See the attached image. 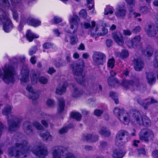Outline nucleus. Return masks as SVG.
<instances>
[{"mask_svg":"<svg viewBox=\"0 0 158 158\" xmlns=\"http://www.w3.org/2000/svg\"><path fill=\"white\" fill-rule=\"evenodd\" d=\"M137 102L139 104L142 105L145 110L148 109L147 106L148 105L157 102L156 100L152 98H151L150 99L148 98L144 99L139 98L138 99Z\"/></svg>","mask_w":158,"mask_h":158,"instance_id":"15","label":"nucleus"},{"mask_svg":"<svg viewBox=\"0 0 158 158\" xmlns=\"http://www.w3.org/2000/svg\"><path fill=\"white\" fill-rule=\"evenodd\" d=\"M92 58L94 64L98 66L103 64L105 60L106 56L103 53L96 52L93 54Z\"/></svg>","mask_w":158,"mask_h":158,"instance_id":"10","label":"nucleus"},{"mask_svg":"<svg viewBox=\"0 0 158 158\" xmlns=\"http://www.w3.org/2000/svg\"><path fill=\"white\" fill-rule=\"evenodd\" d=\"M80 20V19L78 16L74 15L70 17L69 22L70 24H79Z\"/></svg>","mask_w":158,"mask_h":158,"instance_id":"34","label":"nucleus"},{"mask_svg":"<svg viewBox=\"0 0 158 158\" xmlns=\"http://www.w3.org/2000/svg\"><path fill=\"white\" fill-rule=\"evenodd\" d=\"M134 63L135 70L138 71H140L144 67L143 62L140 59H135Z\"/></svg>","mask_w":158,"mask_h":158,"instance_id":"24","label":"nucleus"},{"mask_svg":"<svg viewBox=\"0 0 158 158\" xmlns=\"http://www.w3.org/2000/svg\"><path fill=\"white\" fill-rule=\"evenodd\" d=\"M132 31L130 30L127 29L124 30H123V34L125 35L130 36L132 34Z\"/></svg>","mask_w":158,"mask_h":158,"instance_id":"63","label":"nucleus"},{"mask_svg":"<svg viewBox=\"0 0 158 158\" xmlns=\"http://www.w3.org/2000/svg\"><path fill=\"white\" fill-rule=\"evenodd\" d=\"M139 139L141 141L146 143H148L153 140L154 134L151 130L144 128L141 130L139 134Z\"/></svg>","mask_w":158,"mask_h":158,"instance_id":"7","label":"nucleus"},{"mask_svg":"<svg viewBox=\"0 0 158 158\" xmlns=\"http://www.w3.org/2000/svg\"><path fill=\"white\" fill-rule=\"evenodd\" d=\"M12 139L16 140L15 146L8 148V154L16 158L26 157L29 147L28 142L26 140H22L20 137L15 135L13 137Z\"/></svg>","mask_w":158,"mask_h":158,"instance_id":"1","label":"nucleus"},{"mask_svg":"<svg viewBox=\"0 0 158 158\" xmlns=\"http://www.w3.org/2000/svg\"><path fill=\"white\" fill-rule=\"evenodd\" d=\"M98 139V136L96 135H92L91 138V142H94L97 141Z\"/></svg>","mask_w":158,"mask_h":158,"instance_id":"56","label":"nucleus"},{"mask_svg":"<svg viewBox=\"0 0 158 158\" xmlns=\"http://www.w3.org/2000/svg\"><path fill=\"white\" fill-rule=\"evenodd\" d=\"M131 139L130 134L127 131L121 129L119 130L116 135L115 143L118 146L121 147Z\"/></svg>","mask_w":158,"mask_h":158,"instance_id":"5","label":"nucleus"},{"mask_svg":"<svg viewBox=\"0 0 158 158\" xmlns=\"http://www.w3.org/2000/svg\"><path fill=\"white\" fill-rule=\"evenodd\" d=\"M140 10L143 14H145L148 11V9L146 6H142L141 7Z\"/></svg>","mask_w":158,"mask_h":158,"instance_id":"51","label":"nucleus"},{"mask_svg":"<svg viewBox=\"0 0 158 158\" xmlns=\"http://www.w3.org/2000/svg\"><path fill=\"white\" fill-rule=\"evenodd\" d=\"M106 44L108 47H110L113 44V41L110 39H108L106 40Z\"/></svg>","mask_w":158,"mask_h":158,"instance_id":"64","label":"nucleus"},{"mask_svg":"<svg viewBox=\"0 0 158 158\" xmlns=\"http://www.w3.org/2000/svg\"><path fill=\"white\" fill-rule=\"evenodd\" d=\"M62 21V19L59 17L55 16L54 18V23H57L61 22Z\"/></svg>","mask_w":158,"mask_h":158,"instance_id":"62","label":"nucleus"},{"mask_svg":"<svg viewBox=\"0 0 158 158\" xmlns=\"http://www.w3.org/2000/svg\"><path fill=\"white\" fill-rule=\"evenodd\" d=\"M116 74V73L113 70L110 71L111 77L108 78V81L109 85L111 87H116L119 85L118 81L114 77Z\"/></svg>","mask_w":158,"mask_h":158,"instance_id":"16","label":"nucleus"},{"mask_svg":"<svg viewBox=\"0 0 158 158\" xmlns=\"http://www.w3.org/2000/svg\"><path fill=\"white\" fill-rule=\"evenodd\" d=\"M132 116L136 123L139 125H143L148 127L150 125L149 119L146 116L142 117L140 112L137 110L132 111Z\"/></svg>","mask_w":158,"mask_h":158,"instance_id":"6","label":"nucleus"},{"mask_svg":"<svg viewBox=\"0 0 158 158\" xmlns=\"http://www.w3.org/2000/svg\"><path fill=\"white\" fill-rule=\"evenodd\" d=\"M108 33V30L106 29L103 28L102 30V32L99 33L97 34L98 36H103L106 34Z\"/></svg>","mask_w":158,"mask_h":158,"instance_id":"55","label":"nucleus"},{"mask_svg":"<svg viewBox=\"0 0 158 158\" xmlns=\"http://www.w3.org/2000/svg\"><path fill=\"white\" fill-rule=\"evenodd\" d=\"M114 8L110 6H107L105 9L104 14L105 15H108L109 14H112L113 13Z\"/></svg>","mask_w":158,"mask_h":158,"instance_id":"35","label":"nucleus"},{"mask_svg":"<svg viewBox=\"0 0 158 158\" xmlns=\"http://www.w3.org/2000/svg\"><path fill=\"white\" fill-rule=\"evenodd\" d=\"M68 128L66 127H64L60 130L59 132L60 134H62L66 133L68 131Z\"/></svg>","mask_w":158,"mask_h":158,"instance_id":"53","label":"nucleus"},{"mask_svg":"<svg viewBox=\"0 0 158 158\" xmlns=\"http://www.w3.org/2000/svg\"><path fill=\"white\" fill-rule=\"evenodd\" d=\"M55 66L57 68L62 67L66 65L65 62L63 60H60L59 61H55L54 63Z\"/></svg>","mask_w":158,"mask_h":158,"instance_id":"37","label":"nucleus"},{"mask_svg":"<svg viewBox=\"0 0 158 158\" xmlns=\"http://www.w3.org/2000/svg\"><path fill=\"white\" fill-rule=\"evenodd\" d=\"M99 133L101 135L106 137H109L111 135L110 131L106 127H101L99 131Z\"/></svg>","mask_w":158,"mask_h":158,"instance_id":"29","label":"nucleus"},{"mask_svg":"<svg viewBox=\"0 0 158 158\" xmlns=\"http://www.w3.org/2000/svg\"><path fill=\"white\" fill-rule=\"evenodd\" d=\"M92 137V134H89L86 135H84L82 137V139L83 140L91 142Z\"/></svg>","mask_w":158,"mask_h":158,"instance_id":"46","label":"nucleus"},{"mask_svg":"<svg viewBox=\"0 0 158 158\" xmlns=\"http://www.w3.org/2000/svg\"><path fill=\"white\" fill-rule=\"evenodd\" d=\"M141 30V28L139 26H137L132 30V32L133 33L137 34L140 32Z\"/></svg>","mask_w":158,"mask_h":158,"instance_id":"52","label":"nucleus"},{"mask_svg":"<svg viewBox=\"0 0 158 158\" xmlns=\"http://www.w3.org/2000/svg\"><path fill=\"white\" fill-rule=\"evenodd\" d=\"M79 15L81 17L85 19L87 16V13L85 10L82 9L80 11Z\"/></svg>","mask_w":158,"mask_h":158,"instance_id":"49","label":"nucleus"},{"mask_svg":"<svg viewBox=\"0 0 158 158\" xmlns=\"http://www.w3.org/2000/svg\"><path fill=\"white\" fill-rule=\"evenodd\" d=\"M47 104L49 107H52L54 105V102L51 99H48L47 101Z\"/></svg>","mask_w":158,"mask_h":158,"instance_id":"57","label":"nucleus"},{"mask_svg":"<svg viewBox=\"0 0 158 158\" xmlns=\"http://www.w3.org/2000/svg\"><path fill=\"white\" fill-rule=\"evenodd\" d=\"M112 38L119 45H122L124 43L123 35L119 32H114L112 34Z\"/></svg>","mask_w":158,"mask_h":158,"instance_id":"17","label":"nucleus"},{"mask_svg":"<svg viewBox=\"0 0 158 158\" xmlns=\"http://www.w3.org/2000/svg\"><path fill=\"white\" fill-rule=\"evenodd\" d=\"M141 37L139 35L135 36L130 41L131 45L134 48H137L139 46L140 44Z\"/></svg>","mask_w":158,"mask_h":158,"instance_id":"21","label":"nucleus"},{"mask_svg":"<svg viewBox=\"0 0 158 158\" xmlns=\"http://www.w3.org/2000/svg\"><path fill=\"white\" fill-rule=\"evenodd\" d=\"M145 31L150 37H155L158 34V27L153 24L147 25L145 27Z\"/></svg>","mask_w":158,"mask_h":158,"instance_id":"12","label":"nucleus"},{"mask_svg":"<svg viewBox=\"0 0 158 158\" xmlns=\"http://www.w3.org/2000/svg\"><path fill=\"white\" fill-rule=\"evenodd\" d=\"M33 152L36 156L42 158L45 157L48 154L47 148L44 144L39 146L37 150H33Z\"/></svg>","mask_w":158,"mask_h":158,"instance_id":"13","label":"nucleus"},{"mask_svg":"<svg viewBox=\"0 0 158 158\" xmlns=\"http://www.w3.org/2000/svg\"><path fill=\"white\" fill-rule=\"evenodd\" d=\"M0 5L5 7L8 8L10 4L8 0H0Z\"/></svg>","mask_w":158,"mask_h":158,"instance_id":"45","label":"nucleus"},{"mask_svg":"<svg viewBox=\"0 0 158 158\" xmlns=\"http://www.w3.org/2000/svg\"><path fill=\"white\" fill-rule=\"evenodd\" d=\"M99 25L104 27H108L110 26V25L108 23H106L103 20H102L99 22Z\"/></svg>","mask_w":158,"mask_h":158,"instance_id":"61","label":"nucleus"},{"mask_svg":"<svg viewBox=\"0 0 158 158\" xmlns=\"http://www.w3.org/2000/svg\"><path fill=\"white\" fill-rule=\"evenodd\" d=\"M53 44L50 43H46L43 45V48L45 49L50 48L52 47Z\"/></svg>","mask_w":158,"mask_h":158,"instance_id":"54","label":"nucleus"},{"mask_svg":"<svg viewBox=\"0 0 158 158\" xmlns=\"http://www.w3.org/2000/svg\"><path fill=\"white\" fill-rule=\"evenodd\" d=\"M108 145V143L105 141H102L100 142V147L102 148H105Z\"/></svg>","mask_w":158,"mask_h":158,"instance_id":"59","label":"nucleus"},{"mask_svg":"<svg viewBox=\"0 0 158 158\" xmlns=\"http://www.w3.org/2000/svg\"><path fill=\"white\" fill-rule=\"evenodd\" d=\"M58 104L57 110L58 113H60L64 111L65 106L64 101L63 98L58 99Z\"/></svg>","mask_w":158,"mask_h":158,"instance_id":"32","label":"nucleus"},{"mask_svg":"<svg viewBox=\"0 0 158 158\" xmlns=\"http://www.w3.org/2000/svg\"><path fill=\"white\" fill-rule=\"evenodd\" d=\"M73 88L72 93V96L74 98H78L81 96L83 93V91L78 89L74 84H72Z\"/></svg>","mask_w":158,"mask_h":158,"instance_id":"26","label":"nucleus"},{"mask_svg":"<svg viewBox=\"0 0 158 158\" xmlns=\"http://www.w3.org/2000/svg\"><path fill=\"white\" fill-rule=\"evenodd\" d=\"M29 69L27 65L23 64L20 70V75L19 76L20 81L24 83L27 82L29 80Z\"/></svg>","mask_w":158,"mask_h":158,"instance_id":"11","label":"nucleus"},{"mask_svg":"<svg viewBox=\"0 0 158 158\" xmlns=\"http://www.w3.org/2000/svg\"><path fill=\"white\" fill-rule=\"evenodd\" d=\"M124 153L119 149H114L113 151L112 156L114 158H122Z\"/></svg>","mask_w":158,"mask_h":158,"instance_id":"31","label":"nucleus"},{"mask_svg":"<svg viewBox=\"0 0 158 158\" xmlns=\"http://www.w3.org/2000/svg\"><path fill=\"white\" fill-rule=\"evenodd\" d=\"M38 81L42 84H45L48 82V80L44 77H41L39 78Z\"/></svg>","mask_w":158,"mask_h":158,"instance_id":"47","label":"nucleus"},{"mask_svg":"<svg viewBox=\"0 0 158 158\" xmlns=\"http://www.w3.org/2000/svg\"><path fill=\"white\" fill-rule=\"evenodd\" d=\"M153 52V50L152 48L150 47L149 48H148L146 51H145L143 54L145 56L149 57L152 56Z\"/></svg>","mask_w":158,"mask_h":158,"instance_id":"38","label":"nucleus"},{"mask_svg":"<svg viewBox=\"0 0 158 158\" xmlns=\"http://www.w3.org/2000/svg\"><path fill=\"white\" fill-rule=\"evenodd\" d=\"M129 56V53L128 51L126 49L122 50L120 53V56L122 58H126Z\"/></svg>","mask_w":158,"mask_h":158,"instance_id":"41","label":"nucleus"},{"mask_svg":"<svg viewBox=\"0 0 158 158\" xmlns=\"http://www.w3.org/2000/svg\"><path fill=\"white\" fill-rule=\"evenodd\" d=\"M38 77V75L35 73L32 74L31 76V77L32 83L33 84L35 85L37 83Z\"/></svg>","mask_w":158,"mask_h":158,"instance_id":"39","label":"nucleus"},{"mask_svg":"<svg viewBox=\"0 0 158 158\" xmlns=\"http://www.w3.org/2000/svg\"><path fill=\"white\" fill-rule=\"evenodd\" d=\"M13 108L12 106H6L2 110V114L6 116L8 126V130L9 132H12L17 130L19 127L22 119L10 114Z\"/></svg>","mask_w":158,"mask_h":158,"instance_id":"2","label":"nucleus"},{"mask_svg":"<svg viewBox=\"0 0 158 158\" xmlns=\"http://www.w3.org/2000/svg\"><path fill=\"white\" fill-rule=\"evenodd\" d=\"M114 114L118 117L121 122L125 125H127L130 122L128 115L123 112V111L118 107H115L113 110Z\"/></svg>","mask_w":158,"mask_h":158,"instance_id":"9","label":"nucleus"},{"mask_svg":"<svg viewBox=\"0 0 158 158\" xmlns=\"http://www.w3.org/2000/svg\"><path fill=\"white\" fill-rule=\"evenodd\" d=\"M40 135L44 141H51L53 139L52 136L48 132L40 133Z\"/></svg>","mask_w":158,"mask_h":158,"instance_id":"27","label":"nucleus"},{"mask_svg":"<svg viewBox=\"0 0 158 158\" xmlns=\"http://www.w3.org/2000/svg\"><path fill=\"white\" fill-rule=\"evenodd\" d=\"M32 125L38 130H43L44 129L43 127L40 123L37 122L33 123Z\"/></svg>","mask_w":158,"mask_h":158,"instance_id":"42","label":"nucleus"},{"mask_svg":"<svg viewBox=\"0 0 158 158\" xmlns=\"http://www.w3.org/2000/svg\"><path fill=\"white\" fill-rule=\"evenodd\" d=\"M78 38L77 35H74L70 37V44L74 45L78 42Z\"/></svg>","mask_w":158,"mask_h":158,"instance_id":"40","label":"nucleus"},{"mask_svg":"<svg viewBox=\"0 0 158 158\" xmlns=\"http://www.w3.org/2000/svg\"><path fill=\"white\" fill-rule=\"evenodd\" d=\"M26 89L27 90L33 94L31 97V99L35 100L38 98L40 95V92L39 91L34 90L33 88L31 86L29 85L26 87Z\"/></svg>","mask_w":158,"mask_h":158,"instance_id":"23","label":"nucleus"},{"mask_svg":"<svg viewBox=\"0 0 158 158\" xmlns=\"http://www.w3.org/2000/svg\"><path fill=\"white\" fill-rule=\"evenodd\" d=\"M2 18L3 20H2V24H3V29L5 32H8L13 27L12 24L6 15Z\"/></svg>","mask_w":158,"mask_h":158,"instance_id":"14","label":"nucleus"},{"mask_svg":"<svg viewBox=\"0 0 158 158\" xmlns=\"http://www.w3.org/2000/svg\"><path fill=\"white\" fill-rule=\"evenodd\" d=\"M103 112V110H102L96 109L94 112V114L96 116L99 117L102 114Z\"/></svg>","mask_w":158,"mask_h":158,"instance_id":"50","label":"nucleus"},{"mask_svg":"<svg viewBox=\"0 0 158 158\" xmlns=\"http://www.w3.org/2000/svg\"><path fill=\"white\" fill-rule=\"evenodd\" d=\"M85 63L83 59H80L78 62L73 67L72 72L76 77L77 82L82 86H85L87 84L83 72L84 70Z\"/></svg>","mask_w":158,"mask_h":158,"instance_id":"3","label":"nucleus"},{"mask_svg":"<svg viewBox=\"0 0 158 158\" xmlns=\"http://www.w3.org/2000/svg\"><path fill=\"white\" fill-rule=\"evenodd\" d=\"M23 129L24 132L28 135H32L33 134V130L32 124L28 121H26L23 125Z\"/></svg>","mask_w":158,"mask_h":158,"instance_id":"19","label":"nucleus"},{"mask_svg":"<svg viewBox=\"0 0 158 158\" xmlns=\"http://www.w3.org/2000/svg\"><path fill=\"white\" fill-rule=\"evenodd\" d=\"M27 22L29 25L35 27L40 25L41 23L40 21L31 17L29 18L27 20Z\"/></svg>","mask_w":158,"mask_h":158,"instance_id":"30","label":"nucleus"},{"mask_svg":"<svg viewBox=\"0 0 158 158\" xmlns=\"http://www.w3.org/2000/svg\"><path fill=\"white\" fill-rule=\"evenodd\" d=\"M13 16L14 19L17 20L18 18V14L17 11L15 10H12Z\"/></svg>","mask_w":158,"mask_h":158,"instance_id":"60","label":"nucleus"},{"mask_svg":"<svg viewBox=\"0 0 158 158\" xmlns=\"http://www.w3.org/2000/svg\"><path fill=\"white\" fill-rule=\"evenodd\" d=\"M114 64V60L113 58L110 59L108 60L107 64L108 66L109 67H110L111 68H113Z\"/></svg>","mask_w":158,"mask_h":158,"instance_id":"48","label":"nucleus"},{"mask_svg":"<svg viewBox=\"0 0 158 158\" xmlns=\"http://www.w3.org/2000/svg\"><path fill=\"white\" fill-rule=\"evenodd\" d=\"M26 36L29 42L32 41L34 38H38L39 37L38 36L32 33L30 30H27V33L26 35Z\"/></svg>","mask_w":158,"mask_h":158,"instance_id":"33","label":"nucleus"},{"mask_svg":"<svg viewBox=\"0 0 158 158\" xmlns=\"http://www.w3.org/2000/svg\"><path fill=\"white\" fill-rule=\"evenodd\" d=\"M92 26H91L90 24L88 23H85L84 24V26L85 28L87 29L89 28L91 31V35L92 36L94 37L96 34V32L98 30V28L96 27L95 28V30H94L93 29L94 27H95V23L94 21H92L91 22Z\"/></svg>","mask_w":158,"mask_h":158,"instance_id":"20","label":"nucleus"},{"mask_svg":"<svg viewBox=\"0 0 158 158\" xmlns=\"http://www.w3.org/2000/svg\"><path fill=\"white\" fill-rule=\"evenodd\" d=\"M127 13V9L124 6H119L117 9L115 14L118 18L124 19Z\"/></svg>","mask_w":158,"mask_h":158,"instance_id":"18","label":"nucleus"},{"mask_svg":"<svg viewBox=\"0 0 158 158\" xmlns=\"http://www.w3.org/2000/svg\"><path fill=\"white\" fill-rule=\"evenodd\" d=\"M153 65L155 67H158V51L155 53L154 58L153 60Z\"/></svg>","mask_w":158,"mask_h":158,"instance_id":"44","label":"nucleus"},{"mask_svg":"<svg viewBox=\"0 0 158 158\" xmlns=\"http://www.w3.org/2000/svg\"><path fill=\"white\" fill-rule=\"evenodd\" d=\"M52 156L53 158H77L75 155L69 152L66 148L62 146H56L52 148Z\"/></svg>","mask_w":158,"mask_h":158,"instance_id":"4","label":"nucleus"},{"mask_svg":"<svg viewBox=\"0 0 158 158\" xmlns=\"http://www.w3.org/2000/svg\"><path fill=\"white\" fill-rule=\"evenodd\" d=\"M146 76L148 83L151 85L154 83L156 81V77L152 72L149 71L146 73Z\"/></svg>","mask_w":158,"mask_h":158,"instance_id":"22","label":"nucleus"},{"mask_svg":"<svg viewBox=\"0 0 158 158\" xmlns=\"http://www.w3.org/2000/svg\"><path fill=\"white\" fill-rule=\"evenodd\" d=\"M37 48L36 46L34 47L31 49H30L29 52V54L32 56L36 53Z\"/></svg>","mask_w":158,"mask_h":158,"instance_id":"58","label":"nucleus"},{"mask_svg":"<svg viewBox=\"0 0 158 158\" xmlns=\"http://www.w3.org/2000/svg\"><path fill=\"white\" fill-rule=\"evenodd\" d=\"M138 155H146V151L145 148L143 147H140L137 149Z\"/></svg>","mask_w":158,"mask_h":158,"instance_id":"43","label":"nucleus"},{"mask_svg":"<svg viewBox=\"0 0 158 158\" xmlns=\"http://www.w3.org/2000/svg\"><path fill=\"white\" fill-rule=\"evenodd\" d=\"M71 115L72 118H75L78 121L80 120L82 117L81 114L78 112H72Z\"/></svg>","mask_w":158,"mask_h":158,"instance_id":"36","label":"nucleus"},{"mask_svg":"<svg viewBox=\"0 0 158 158\" xmlns=\"http://www.w3.org/2000/svg\"><path fill=\"white\" fill-rule=\"evenodd\" d=\"M121 85L126 90L130 89L133 91L135 89L141 90L143 88H145L144 86L140 84L135 83L132 80H123L121 82Z\"/></svg>","mask_w":158,"mask_h":158,"instance_id":"8","label":"nucleus"},{"mask_svg":"<svg viewBox=\"0 0 158 158\" xmlns=\"http://www.w3.org/2000/svg\"><path fill=\"white\" fill-rule=\"evenodd\" d=\"M70 28L69 29V27H67L65 29V31L68 33H74L77 31L79 24H70Z\"/></svg>","mask_w":158,"mask_h":158,"instance_id":"28","label":"nucleus"},{"mask_svg":"<svg viewBox=\"0 0 158 158\" xmlns=\"http://www.w3.org/2000/svg\"><path fill=\"white\" fill-rule=\"evenodd\" d=\"M68 85V83L66 82H65L62 85H60L58 86L56 88V93L59 95L63 94L65 92L66 88Z\"/></svg>","mask_w":158,"mask_h":158,"instance_id":"25","label":"nucleus"}]
</instances>
